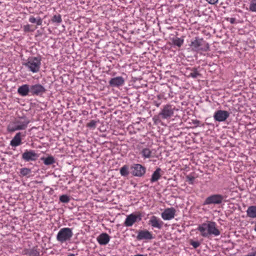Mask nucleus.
Wrapping results in <instances>:
<instances>
[{"instance_id": "nucleus-4", "label": "nucleus", "mask_w": 256, "mask_h": 256, "mask_svg": "<svg viewBox=\"0 0 256 256\" xmlns=\"http://www.w3.org/2000/svg\"><path fill=\"white\" fill-rule=\"evenodd\" d=\"M192 50L196 52H207L210 50L209 44L204 38L196 36L190 44Z\"/></svg>"}, {"instance_id": "nucleus-1", "label": "nucleus", "mask_w": 256, "mask_h": 256, "mask_svg": "<svg viewBox=\"0 0 256 256\" xmlns=\"http://www.w3.org/2000/svg\"><path fill=\"white\" fill-rule=\"evenodd\" d=\"M197 230L200 232L201 236L204 238H208L211 235L216 236L220 234L216 228V223L212 221H207L199 225Z\"/></svg>"}, {"instance_id": "nucleus-30", "label": "nucleus", "mask_w": 256, "mask_h": 256, "mask_svg": "<svg viewBox=\"0 0 256 256\" xmlns=\"http://www.w3.org/2000/svg\"><path fill=\"white\" fill-rule=\"evenodd\" d=\"M249 10L256 13V0H250L249 4Z\"/></svg>"}, {"instance_id": "nucleus-36", "label": "nucleus", "mask_w": 256, "mask_h": 256, "mask_svg": "<svg viewBox=\"0 0 256 256\" xmlns=\"http://www.w3.org/2000/svg\"><path fill=\"white\" fill-rule=\"evenodd\" d=\"M190 244L192 245L194 248H198L200 246V242L198 241H194L191 240Z\"/></svg>"}, {"instance_id": "nucleus-2", "label": "nucleus", "mask_w": 256, "mask_h": 256, "mask_svg": "<svg viewBox=\"0 0 256 256\" xmlns=\"http://www.w3.org/2000/svg\"><path fill=\"white\" fill-rule=\"evenodd\" d=\"M30 120L26 116L20 117L11 122L8 127V130L10 132L16 130H24L30 124Z\"/></svg>"}, {"instance_id": "nucleus-25", "label": "nucleus", "mask_w": 256, "mask_h": 256, "mask_svg": "<svg viewBox=\"0 0 256 256\" xmlns=\"http://www.w3.org/2000/svg\"><path fill=\"white\" fill-rule=\"evenodd\" d=\"M31 172V170L27 168H22L20 170V176H21L28 177V176H29Z\"/></svg>"}, {"instance_id": "nucleus-18", "label": "nucleus", "mask_w": 256, "mask_h": 256, "mask_svg": "<svg viewBox=\"0 0 256 256\" xmlns=\"http://www.w3.org/2000/svg\"><path fill=\"white\" fill-rule=\"evenodd\" d=\"M96 240L100 245H106L110 242V236L108 234L102 232L97 237Z\"/></svg>"}, {"instance_id": "nucleus-44", "label": "nucleus", "mask_w": 256, "mask_h": 256, "mask_svg": "<svg viewBox=\"0 0 256 256\" xmlns=\"http://www.w3.org/2000/svg\"><path fill=\"white\" fill-rule=\"evenodd\" d=\"M254 230L255 232H256V224H255V226H254Z\"/></svg>"}, {"instance_id": "nucleus-15", "label": "nucleus", "mask_w": 256, "mask_h": 256, "mask_svg": "<svg viewBox=\"0 0 256 256\" xmlns=\"http://www.w3.org/2000/svg\"><path fill=\"white\" fill-rule=\"evenodd\" d=\"M154 238V237L153 236L152 233L146 230H139L136 236V239L138 240H150Z\"/></svg>"}, {"instance_id": "nucleus-32", "label": "nucleus", "mask_w": 256, "mask_h": 256, "mask_svg": "<svg viewBox=\"0 0 256 256\" xmlns=\"http://www.w3.org/2000/svg\"><path fill=\"white\" fill-rule=\"evenodd\" d=\"M60 200L64 203H68L70 200V198L68 195L63 194L60 196Z\"/></svg>"}, {"instance_id": "nucleus-13", "label": "nucleus", "mask_w": 256, "mask_h": 256, "mask_svg": "<svg viewBox=\"0 0 256 256\" xmlns=\"http://www.w3.org/2000/svg\"><path fill=\"white\" fill-rule=\"evenodd\" d=\"M26 136V132H17L14 137L10 142V145L12 147H16L21 145L22 142V138Z\"/></svg>"}, {"instance_id": "nucleus-20", "label": "nucleus", "mask_w": 256, "mask_h": 256, "mask_svg": "<svg viewBox=\"0 0 256 256\" xmlns=\"http://www.w3.org/2000/svg\"><path fill=\"white\" fill-rule=\"evenodd\" d=\"M162 170L160 168H157L152 175V177L150 180V182L153 183L158 181L162 176Z\"/></svg>"}, {"instance_id": "nucleus-22", "label": "nucleus", "mask_w": 256, "mask_h": 256, "mask_svg": "<svg viewBox=\"0 0 256 256\" xmlns=\"http://www.w3.org/2000/svg\"><path fill=\"white\" fill-rule=\"evenodd\" d=\"M247 216L250 218H256V206H252L248 207L246 211Z\"/></svg>"}, {"instance_id": "nucleus-12", "label": "nucleus", "mask_w": 256, "mask_h": 256, "mask_svg": "<svg viewBox=\"0 0 256 256\" xmlns=\"http://www.w3.org/2000/svg\"><path fill=\"white\" fill-rule=\"evenodd\" d=\"M230 116V112L224 110H218L214 114V118L216 121L222 122L225 121Z\"/></svg>"}, {"instance_id": "nucleus-3", "label": "nucleus", "mask_w": 256, "mask_h": 256, "mask_svg": "<svg viewBox=\"0 0 256 256\" xmlns=\"http://www.w3.org/2000/svg\"><path fill=\"white\" fill-rule=\"evenodd\" d=\"M42 58L39 56L29 57L28 60L22 64L30 72L33 73L38 72L40 68Z\"/></svg>"}, {"instance_id": "nucleus-26", "label": "nucleus", "mask_w": 256, "mask_h": 256, "mask_svg": "<svg viewBox=\"0 0 256 256\" xmlns=\"http://www.w3.org/2000/svg\"><path fill=\"white\" fill-rule=\"evenodd\" d=\"M141 154L144 158H148L151 157L152 152L149 148H144L142 150Z\"/></svg>"}, {"instance_id": "nucleus-17", "label": "nucleus", "mask_w": 256, "mask_h": 256, "mask_svg": "<svg viewBox=\"0 0 256 256\" xmlns=\"http://www.w3.org/2000/svg\"><path fill=\"white\" fill-rule=\"evenodd\" d=\"M124 78L122 76H117L110 79L109 81V84L111 86L118 87L124 84Z\"/></svg>"}, {"instance_id": "nucleus-41", "label": "nucleus", "mask_w": 256, "mask_h": 256, "mask_svg": "<svg viewBox=\"0 0 256 256\" xmlns=\"http://www.w3.org/2000/svg\"><path fill=\"white\" fill-rule=\"evenodd\" d=\"M248 256H256V252H252L248 254Z\"/></svg>"}, {"instance_id": "nucleus-11", "label": "nucleus", "mask_w": 256, "mask_h": 256, "mask_svg": "<svg viewBox=\"0 0 256 256\" xmlns=\"http://www.w3.org/2000/svg\"><path fill=\"white\" fill-rule=\"evenodd\" d=\"M45 88L42 84H38L30 86V95L42 96L46 92Z\"/></svg>"}, {"instance_id": "nucleus-33", "label": "nucleus", "mask_w": 256, "mask_h": 256, "mask_svg": "<svg viewBox=\"0 0 256 256\" xmlns=\"http://www.w3.org/2000/svg\"><path fill=\"white\" fill-rule=\"evenodd\" d=\"M97 122L95 120H91L86 124L87 127L94 129L96 126Z\"/></svg>"}, {"instance_id": "nucleus-24", "label": "nucleus", "mask_w": 256, "mask_h": 256, "mask_svg": "<svg viewBox=\"0 0 256 256\" xmlns=\"http://www.w3.org/2000/svg\"><path fill=\"white\" fill-rule=\"evenodd\" d=\"M172 42L174 46H177L178 48H180L183 44L184 40L183 38L176 37L172 39Z\"/></svg>"}, {"instance_id": "nucleus-38", "label": "nucleus", "mask_w": 256, "mask_h": 256, "mask_svg": "<svg viewBox=\"0 0 256 256\" xmlns=\"http://www.w3.org/2000/svg\"><path fill=\"white\" fill-rule=\"evenodd\" d=\"M24 30L25 32H28L30 31V26L29 24H26L24 26Z\"/></svg>"}, {"instance_id": "nucleus-23", "label": "nucleus", "mask_w": 256, "mask_h": 256, "mask_svg": "<svg viewBox=\"0 0 256 256\" xmlns=\"http://www.w3.org/2000/svg\"><path fill=\"white\" fill-rule=\"evenodd\" d=\"M40 160L43 161L44 164L46 166L52 164L55 162V160L52 156H48L47 158L42 157Z\"/></svg>"}, {"instance_id": "nucleus-21", "label": "nucleus", "mask_w": 256, "mask_h": 256, "mask_svg": "<svg viewBox=\"0 0 256 256\" xmlns=\"http://www.w3.org/2000/svg\"><path fill=\"white\" fill-rule=\"evenodd\" d=\"M188 70H190V73L188 74V77H191L194 78H197L198 76H201V74L198 70V68H188Z\"/></svg>"}, {"instance_id": "nucleus-39", "label": "nucleus", "mask_w": 256, "mask_h": 256, "mask_svg": "<svg viewBox=\"0 0 256 256\" xmlns=\"http://www.w3.org/2000/svg\"><path fill=\"white\" fill-rule=\"evenodd\" d=\"M206 1L210 4H215L218 2V0H206Z\"/></svg>"}, {"instance_id": "nucleus-10", "label": "nucleus", "mask_w": 256, "mask_h": 256, "mask_svg": "<svg viewBox=\"0 0 256 256\" xmlns=\"http://www.w3.org/2000/svg\"><path fill=\"white\" fill-rule=\"evenodd\" d=\"M174 113V108L170 104H166L159 113L158 116H160L162 119H168L172 116Z\"/></svg>"}, {"instance_id": "nucleus-19", "label": "nucleus", "mask_w": 256, "mask_h": 256, "mask_svg": "<svg viewBox=\"0 0 256 256\" xmlns=\"http://www.w3.org/2000/svg\"><path fill=\"white\" fill-rule=\"evenodd\" d=\"M18 92L22 96H26L30 93V86L27 84H23L20 86L18 89Z\"/></svg>"}, {"instance_id": "nucleus-8", "label": "nucleus", "mask_w": 256, "mask_h": 256, "mask_svg": "<svg viewBox=\"0 0 256 256\" xmlns=\"http://www.w3.org/2000/svg\"><path fill=\"white\" fill-rule=\"evenodd\" d=\"M132 174L138 177H142L144 175L146 172L145 166L139 164H134L130 166Z\"/></svg>"}, {"instance_id": "nucleus-34", "label": "nucleus", "mask_w": 256, "mask_h": 256, "mask_svg": "<svg viewBox=\"0 0 256 256\" xmlns=\"http://www.w3.org/2000/svg\"><path fill=\"white\" fill-rule=\"evenodd\" d=\"M157 98H158V100H154L153 102V104L154 106H156L157 108H158L160 106L161 104V96L160 95H158L157 96Z\"/></svg>"}, {"instance_id": "nucleus-6", "label": "nucleus", "mask_w": 256, "mask_h": 256, "mask_svg": "<svg viewBox=\"0 0 256 256\" xmlns=\"http://www.w3.org/2000/svg\"><path fill=\"white\" fill-rule=\"evenodd\" d=\"M142 216V214L140 212L132 213L126 216L124 224L126 226H131L135 222L141 221Z\"/></svg>"}, {"instance_id": "nucleus-40", "label": "nucleus", "mask_w": 256, "mask_h": 256, "mask_svg": "<svg viewBox=\"0 0 256 256\" xmlns=\"http://www.w3.org/2000/svg\"><path fill=\"white\" fill-rule=\"evenodd\" d=\"M227 20L229 21L230 24H234L236 22V18H228Z\"/></svg>"}, {"instance_id": "nucleus-37", "label": "nucleus", "mask_w": 256, "mask_h": 256, "mask_svg": "<svg viewBox=\"0 0 256 256\" xmlns=\"http://www.w3.org/2000/svg\"><path fill=\"white\" fill-rule=\"evenodd\" d=\"M191 123L194 124L195 126V127H197V126H199V124H200V121L198 120H192Z\"/></svg>"}, {"instance_id": "nucleus-31", "label": "nucleus", "mask_w": 256, "mask_h": 256, "mask_svg": "<svg viewBox=\"0 0 256 256\" xmlns=\"http://www.w3.org/2000/svg\"><path fill=\"white\" fill-rule=\"evenodd\" d=\"M52 22L60 24L62 22L61 16L60 14L54 15L52 18Z\"/></svg>"}, {"instance_id": "nucleus-35", "label": "nucleus", "mask_w": 256, "mask_h": 256, "mask_svg": "<svg viewBox=\"0 0 256 256\" xmlns=\"http://www.w3.org/2000/svg\"><path fill=\"white\" fill-rule=\"evenodd\" d=\"M186 178L188 182V184H194V181L195 178L193 176H191L190 175L186 176Z\"/></svg>"}, {"instance_id": "nucleus-42", "label": "nucleus", "mask_w": 256, "mask_h": 256, "mask_svg": "<svg viewBox=\"0 0 256 256\" xmlns=\"http://www.w3.org/2000/svg\"><path fill=\"white\" fill-rule=\"evenodd\" d=\"M88 114V112L87 111H86V110H84L82 112V114H83L86 115V114Z\"/></svg>"}, {"instance_id": "nucleus-7", "label": "nucleus", "mask_w": 256, "mask_h": 256, "mask_svg": "<svg viewBox=\"0 0 256 256\" xmlns=\"http://www.w3.org/2000/svg\"><path fill=\"white\" fill-rule=\"evenodd\" d=\"M224 196L220 194L211 195L206 198L204 205L220 204L222 203Z\"/></svg>"}, {"instance_id": "nucleus-5", "label": "nucleus", "mask_w": 256, "mask_h": 256, "mask_svg": "<svg viewBox=\"0 0 256 256\" xmlns=\"http://www.w3.org/2000/svg\"><path fill=\"white\" fill-rule=\"evenodd\" d=\"M73 236L72 228H61L56 235V240L60 243H64L70 240Z\"/></svg>"}, {"instance_id": "nucleus-29", "label": "nucleus", "mask_w": 256, "mask_h": 256, "mask_svg": "<svg viewBox=\"0 0 256 256\" xmlns=\"http://www.w3.org/2000/svg\"><path fill=\"white\" fill-rule=\"evenodd\" d=\"M27 254L29 256H39L40 252L36 248H33L28 250Z\"/></svg>"}, {"instance_id": "nucleus-28", "label": "nucleus", "mask_w": 256, "mask_h": 256, "mask_svg": "<svg viewBox=\"0 0 256 256\" xmlns=\"http://www.w3.org/2000/svg\"><path fill=\"white\" fill-rule=\"evenodd\" d=\"M29 22L32 24L36 23L38 26H40L42 24V20L40 17L36 18L31 16L29 18Z\"/></svg>"}, {"instance_id": "nucleus-14", "label": "nucleus", "mask_w": 256, "mask_h": 256, "mask_svg": "<svg viewBox=\"0 0 256 256\" xmlns=\"http://www.w3.org/2000/svg\"><path fill=\"white\" fill-rule=\"evenodd\" d=\"M148 224L152 228L161 230L162 228L164 222L160 218L153 216L150 217L148 221Z\"/></svg>"}, {"instance_id": "nucleus-43", "label": "nucleus", "mask_w": 256, "mask_h": 256, "mask_svg": "<svg viewBox=\"0 0 256 256\" xmlns=\"http://www.w3.org/2000/svg\"><path fill=\"white\" fill-rule=\"evenodd\" d=\"M153 120H154V122H156V117L154 118Z\"/></svg>"}, {"instance_id": "nucleus-9", "label": "nucleus", "mask_w": 256, "mask_h": 256, "mask_svg": "<svg viewBox=\"0 0 256 256\" xmlns=\"http://www.w3.org/2000/svg\"><path fill=\"white\" fill-rule=\"evenodd\" d=\"M39 157V154L36 152L34 150H26L22 154V158L26 162L36 161Z\"/></svg>"}, {"instance_id": "nucleus-27", "label": "nucleus", "mask_w": 256, "mask_h": 256, "mask_svg": "<svg viewBox=\"0 0 256 256\" xmlns=\"http://www.w3.org/2000/svg\"><path fill=\"white\" fill-rule=\"evenodd\" d=\"M120 174L122 176H126L129 174L128 167L127 165H124L120 168Z\"/></svg>"}, {"instance_id": "nucleus-16", "label": "nucleus", "mask_w": 256, "mask_h": 256, "mask_svg": "<svg viewBox=\"0 0 256 256\" xmlns=\"http://www.w3.org/2000/svg\"><path fill=\"white\" fill-rule=\"evenodd\" d=\"M176 210L174 208H168L162 213L161 216L164 220H170L174 218Z\"/></svg>"}]
</instances>
